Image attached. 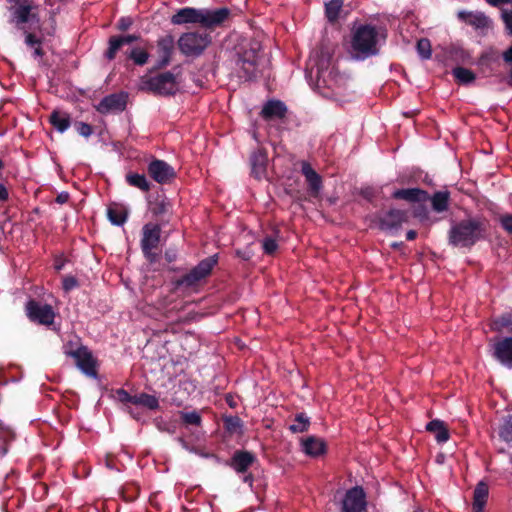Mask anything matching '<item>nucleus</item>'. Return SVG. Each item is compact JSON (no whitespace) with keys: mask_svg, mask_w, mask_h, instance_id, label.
I'll return each instance as SVG.
<instances>
[{"mask_svg":"<svg viewBox=\"0 0 512 512\" xmlns=\"http://www.w3.org/2000/svg\"><path fill=\"white\" fill-rule=\"evenodd\" d=\"M209 31H189L181 34L177 41L180 52L186 57H199L212 43Z\"/></svg>","mask_w":512,"mask_h":512,"instance_id":"423d86ee","label":"nucleus"},{"mask_svg":"<svg viewBox=\"0 0 512 512\" xmlns=\"http://www.w3.org/2000/svg\"><path fill=\"white\" fill-rule=\"evenodd\" d=\"M416 50L423 60L430 59L432 56V47L430 40L427 38L419 39L416 44Z\"/></svg>","mask_w":512,"mask_h":512,"instance_id":"37998d69","label":"nucleus"},{"mask_svg":"<svg viewBox=\"0 0 512 512\" xmlns=\"http://www.w3.org/2000/svg\"><path fill=\"white\" fill-rule=\"evenodd\" d=\"M447 53L450 59L456 62H465L470 58L468 51L458 44H451L447 49Z\"/></svg>","mask_w":512,"mask_h":512,"instance_id":"58836bf2","label":"nucleus"},{"mask_svg":"<svg viewBox=\"0 0 512 512\" xmlns=\"http://www.w3.org/2000/svg\"><path fill=\"white\" fill-rule=\"evenodd\" d=\"M107 216L113 225L121 226L127 221L128 212L123 207L111 205L107 209Z\"/></svg>","mask_w":512,"mask_h":512,"instance_id":"72a5a7b5","label":"nucleus"},{"mask_svg":"<svg viewBox=\"0 0 512 512\" xmlns=\"http://www.w3.org/2000/svg\"><path fill=\"white\" fill-rule=\"evenodd\" d=\"M149 209L158 221V224L166 225L170 221L172 204L165 195H157L149 201Z\"/></svg>","mask_w":512,"mask_h":512,"instance_id":"ddd939ff","label":"nucleus"},{"mask_svg":"<svg viewBox=\"0 0 512 512\" xmlns=\"http://www.w3.org/2000/svg\"><path fill=\"white\" fill-rule=\"evenodd\" d=\"M392 196L394 199L405 200L412 203H423L429 199L428 192L421 188L398 189Z\"/></svg>","mask_w":512,"mask_h":512,"instance_id":"5701e85b","label":"nucleus"},{"mask_svg":"<svg viewBox=\"0 0 512 512\" xmlns=\"http://www.w3.org/2000/svg\"><path fill=\"white\" fill-rule=\"evenodd\" d=\"M9 198V192L6 188V186L2 183H0V201L4 202L7 201Z\"/></svg>","mask_w":512,"mask_h":512,"instance_id":"e2e57ef3","label":"nucleus"},{"mask_svg":"<svg viewBox=\"0 0 512 512\" xmlns=\"http://www.w3.org/2000/svg\"><path fill=\"white\" fill-rule=\"evenodd\" d=\"M226 403L231 407L234 408L236 406V402L234 400V397L231 394H227L225 397Z\"/></svg>","mask_w":512,"mask_h":512,"instance_id":"774afa93","label":"nucleus"},{"mask_svg":"<svg viewBox=\"0 0 512 512\" xmlns=\"http://www.w3.org/2000/svg\"><path fill=\"white\" fill-rule=\"evenodd\" d=\"M140 38L138 35H126V36H112L109 39V48L107 49L105 56L109 60H113L118 50L125 44H130L137 41Z\"/></svg>","mask_w":512,"mask_h":512,"instance_id":"a878e982","label":"nucleus"},{"mask_svg":"<svg viewBox=\"0 0 512 512\" xmlns=\"http://www.w3.org/2000/svg\"><path fill=\"white\" fill-rule=\"evenodd\" d=\"M138 494H139V488L136 486H131V487L125 488L123 490V498L127 502L134 501L138 497Z\"/></svg>","mask_w":512,"mask_h":512,"instance_id":"603ef678","label":"nucleus"},{"mask_svg":"<svg viewBox=\"0 0 512 512\" xmlns=\"http://www.w3.org/2000/svg\"><path fill=\"white\" fill-rule=\"evenodd\" d=\"M262 248L265 254L273 255L278 249V243L272 237H265L262 241Z\"/></svg>","mask_w":512,"mask_h":512,"instance_id":"49530a36","label":"nucleus"},{"mask_svg":"<svg viewBox=\"0 0 512 512\" xmlns=\"http://www.w3.org/2000/svg\"><path fill=\"white\" fill-rule=\"evenodd\" d=\"M499 436L505 442H512V414L504 418V422L499 428Z\"/></svg>","mask_w":512,"mask_h":512,"instance_id":"a19ab883","label":"nucleus"},{"mask_svg":"<svg viewBox=\"0 0 512 512\" xmlns=\"http://www.w3.org/2000/svg\"><path fill=\"white\" fill-rule=\"evenodd\" d=\"M128 93L119 92L105 96L96 106L97 112L102 115L121 113L126 109Z\"/></svg>","mask_w":512,"mask_h":512,"instance_id":"9b49d317","label":"nucleus"},{"mask_svg":"<svg viewBox=\"0 0 512 512\" xmlns=\"http://www.w3.org/2000/svg\"><path fill=\"white\" fill-rule=\"evenodd\" d=\"M490 223L484 216H468L453 221L447 233L448 244L454 248L471 249L489 235Z\"/></svg>","mask_w":512,"mask_h":512,"instance_id":"f257e3e1","label":"nucleus"},{"mask_svg":"<svg viewBox=\"0 0 512 512\" xmlns=\"http://www.w3.org/2000/svg\"><path fill=\"white\" fill-rule=\"evenodd\" d=\"M301 173L308 184V190L311 196L317 197L322 188V177L313 169L308 162L301 165Z\"/></svg>","mask_w":512,"mask_h":512,"instance_id":"aec40b11","label":"nucleus"},{"mask_svg":"<svg viewBox=\"0 0 512 512\" xmlns=\"http://www.w3.org/2000/svg\"><path fill=\"white\" fill-rule=\"evenodd\" d=\"M132 24L133 20L130 17H121L118 21L117 26L120 31H127Z\"/></svg>","mask_w":512,"mask_h":512,"instance_id":"4d7b16f0","label":"nucleus"},{"mask_svg":"<svg viewBox=\"0 0 512 512\" xmlns=\"http://www.w3.org/2000/svg\"><path fill=\"white\" fill-rule=\"evenodd\" d=\"M143 84L144 89L151 91L155 95L172 96L178 91L176 76L170 71L149 77L143 81Z\"/></svg>","mask_w":512,"mask_h":512,"instance_id":"6e6552de","label":"nucleus"},{"mask_svg":"<svg viewBox=\"0 0 512 512\" xmlns=\"http://www.w3.org/2000/svg\"><path fill=\"white\" fill-rule=\"evenodd\" d=\"M452 75L454 76L456 82L460 85H468L475 81L476 75L475 73L461 66H457L452 70Z\"/></svg>","mask_w":512,"mask_h":512,"instance_id":"f704fd0d","label":"nucleus"},{"mask_svg":"<svg viewBox=\"0 0 512 512\" xmlns=\"http://www.w3.org/2000/svg\"><path fill=\"white\" fill-rule=\"evenodd\" d=\"M116 399L121 403L134 404V395H130L125 389L119 388L115 391Z\"/></svg>","mask_w":512,"mask_h":512,"instance_id":"de8ad7c7","label":"nucleus"},{"mask_svg":"<svg viewBox=\"0 0 512 512\" xmlns=\"http://www.w3.org/2000/svg\"><path fill=\"white\" fill-rule=\"evenodd\" d=\"M501 227L510 235H512V214L507 213L499 217Z\"/></svg>","mask_w":512,"mask_h":512,"instance_id":"09e8293b","label":"nucleus"},{"mask_svg":"<svg viewBox=\"0 0 512 512\" xmlns=\"http://www.w3.org/2000/svg\"><path fill=\"white\" fill-rule=\"evenodd\" d=\"M432 210L436 213H444L449 210L450 192L448 190L436 191L429 199Z\"/></svg>","mask_w":512,"mask_h":512,"instance_id":"c85d7f7f","label":"nucleus"},{"mask_svg":"<svg viewBox=\"0 0 512 512\" xmlns=\"http://www.w3.org/2000/svg\"><path fill=\"white\" fill-rule=\"evenodd\" d=\"M489 496V487L486 482L477 483L473 492L472 512H483Z\"/></svg>","mask_w":512,"mask_h":512,"instance_id":"393cba45","label":"nucleus"},{"mask_svg":"<svg viewBox=\"0 0 512 512\" xmlns=\"http://www.w3.org/2000/svg\"><path fill=\"white\" fill-rule=\"evenodd\" d=\"M154 249L155 248H148V249H146L145 247L141 248L144 257L151 264L156 263L158 261V259H159V254L154 252L153 251Z\"/></svg>","mask_w":512,"mask_h":512,"instance_id":"5fc2aeb1","label":"nucleus"},{"mask_svg":"<svg viewBox=\"0 0 512 512\" xmlns=\"http://www.w3.org/2000/svg\"><path fill=\"white\" fill-rule=\"evenodd\" d=\"M162 224L158 223H146L142 227V238H141V248H157L160 243L161 238V227Z\"/></svg>","mask_w":512,"mask_h":512,"instance_id":"a211bd4d","label":"nucleus"},{"mask_svg":"<svg viewBox=\"0 0 512 512\" xmlns=\"http://www.w3.org/2000/svg\"><path fill=\"white\" fill-rule=\"evenodd\" d=\"M368 492L362 485H354V512H368Z\"/></svg>","mask_w":512,"mask_h":512,"instance_id":"2f4dec72","label":"nucleus"},{"mask_svg":"<svg viewBox=\"0 0 512 512\" xmlns=\"http://www.w3.org/2000/svg\"><path fill=\"white\" fill-rule=\"evenodd\" d=\"M67 356L75 359L77 367L87 376L96 378V359L86 346H80L76 350L66 352Z\"/></svg>","mask_w":512,"mask_h":512,"instance_id":"9d476101","label":"nucleus"},{"mask_svg":"<svg viewBox=\"0 0 512 512\" xmlns=\"http://www.w3.org/2000/svg\"><path fill=\"white\" fill-rule=\"evenodd\" d=\"M126 181L130 186L136 187L143 192H148L151 187L150 182L144 174L128 173L126 175Z\"/></svg>","mask_w":512,"mask_h":512,"instance_id":"c9c22d12","label":"nucleus"},{"mask_svg":"<svg viewBox=\"0 0 512 512\" xmlns=\"http://www.w3.org/2000/svg\"><path fill=\"white\" fill-rule=\"evenodd\" d=\"M494 356L500 363L512 368V337H506L495 344Z\"/></svg>","mask_w":512,"mask_h":512,"instance_id":"4be33fe9","label":"nucleus"},{"mask_svg":"<svg viewBox=\"0 0 512 512\" xmlns=\"http://www.w3.org/2000/svg\"><path fill=\"white\" fill-rule=\"evenodd\" d=\"M223 426L229 434H241L243 428V421L238 416H224Z\"/></svg>","mask_w":512,"mask_h":512,"instance_id":"4c0bfd02","label":"nucleus"},{"mask_svg":"<svg viewBox=\"0 0 512 512\" xmlns=\"http://www.w3.org/2000/svg\"><path fill=\"white\" fill-rule=\"evenodd\" d=\"M174 38L172 35L161 37L157 41V53L159 59L157 60L154 69L160 70L168 66L172 59L174 51Z\"/></svg>","mask_w":512,"mask_h":512,"instance_id":"4468645a","label":"nucleus"},{"mask_svg":"<svg viewBox=\"0 0 512 512\" xmlns=\"http://www.w3.org/2000/svg\"><path fill=\"white\" fill-rule=\"evenodd\" d=\"M502 58L505 63L511 64L512 63V46H510L508 49H506L502 53Z\"/></svg>","mask_w":512,"mask_h":512,"instance_id":"680f3d73","label":"nucleus"},{"mask_svg":"<svg viewBox=\"0 0 512 512\" xmlns=\"http://www.w3.org/2000/svg\"><path fill=\"white\" fill-rule=\"evenodd\" d=\"M128 57L133 60L136 65L143 66L149 59V53L143 48H133Z\"/></svg>","mask_w":512,"mask_h":512,"instance_id":"79ce46f5","label":"nucleus"},{"mask_svg":"<svg viewBox=\"0 0 512 512\" xmlns=\"http://www.w3.org/2000/svg\"><path fill=\"white\" fill-rule=\"evenodd\" d=\"M19 30L23 31L25 35V44L34 48L38 45H42L45 39L44 31L40 25V21L37 22H29L24 24Z\"/></svg>","mask_w":512,"mask_h":512,"instance_id":"dca6fc26","label":"nucleus"},{"mask_svg":"<svg viewBox=\"0 0 512 512\" xmlns=\"http://www.w3.org/2000/svg\"><path fill=\"white\" fill-rule=\"evenodd\" d=\"M75 128L77 132L83 137H89L93 133L92 126L84 122H76Z\"/></svg>","mask_w":512,"mask_h":512,"instance_id":"3c124183","label":"nucleus"},{"mask_svg":"<svg viewBox=\"0 0 512 512\" xmlns=\"http://www.w3.org/2000/svg\"><path fill=\"white\" fill-rule=\"evenodd\" d=\"M511 324L512 320L510 315H502L501 317L495 319L493 322L494 329L496 330H501L510 326Z\"/></svg>","mask_w":512,"mask_h":512,"instance_id":"8fccbe9b","label":"nucleus"},{"mask_svg":"<svg viewBox=\"0 0 512 512\" xmlns=\"http://www.w3.org/2000/svg\"><path fill=\"white\" fill-rule=\"evenodd\" d=\"M342 12L343 0H330L325 3V16L330 24H338L341 18H346L349 14L345 12L342 16Z\"/></svg>","mask_w":512,"mask_h":512,"instance_id":"bb28decb","label":"nucleus"},{"mask_svg":"<svg viewBox=\"0 0 512 512\" xmlns=\"http://www.w3.org/2000/svg\"><path fill=\"white\" fill-rule=\"evenodd\" d=\"M218 263V255L214 254L201 260L195 267L188 273L180 278L175 279L172 283L175 289L186 288L191 289L197 287L203 280H205Z\"/></svg>","mask_w":512,"mask_h":512,"instance_id":"39448f33","label":"nucleus"},{"mask_svg":"<svg viewBox=\"0 0 512 512\" xmlns=\"http://www.w3.org/2000/svg\"><path fill=\"white\" fill-rule=\"evenodd\" d=\"M11 4L9 8L10 23L21 28L29 22H39L38 5L34 0H6Z\"/></svg>","mask_w":512,"mask_h":512,"instance_id":"0eeeda50","label":"nucleus"},{"mask_svg":"<svg viewBox=\"0 0 512 512\" xmlns=\"http://www.w3.org/2000/svg\"><path fill=\"white\" fill-rule=\"evenodd\" d=\"M502 18L506 25V28L512 34V11H504L502 14Z\"/></svg>","mask_w":512,"mask_h":512,"instance_id":"bf43d9fd","label":"nucleus"},{"mask_svg":"<svg viewBox=\"0 0 512 512\" xmlns=\"http://www.w3.org/2000/svg\"><path fill=\"white\" fill-rule=\"evenodd\" d=\"M179 415H180L181 421L185 425L200 426L202 423V417H201L200 413L197 411H191V412L180 411Z\"/></svg>","mask_w":512,"mask_h":512,"instance_id":"c03bdc74","label":"nucleus"},{"mask_svg":"<svg viewBox=\"0 0 512 512\" xmlns=\"http://www.w3.org/2000/svg\"><path fill=\"white\" fill-rule=\"evenodd\" d=\"M268 154L265 148H258L250 155L251 174L254 178L262 179L267 171Z\"/></svg>","mask_w":512,"mask_h":512,"instance_id":"f3484780","label":"nucleus"},{"mask_svg":"<svg viewBox=\"0 0 512 512\" xmlns=\"http://www.w3.org/2000/svg\"><path fill=\"white\" fill-rule=\"evenodd\" d=\"M342 80V76L333 67L331 70L318 67L317 69V82L318 85L322 82L324 86L330 87L332 82L338 84Z\"/></svg>","mask_w":512,"mask_h":512,"instance_id":"473e14b6","label":"nucleus"},{"mask_svg":"<svg viewBox=\"0 0 512 512\" xmlns=\"http://www.w3.org/2000/svg\"><path fill=\"white\" fill-rule=\"evenodd\" d=\"M134 405H140L150 410H156L159 408V401L158 398L154 395L140 393L134 395Z\"/></svg>","mask_w":512,"mask_h":512,"instance_id":"e433bc0d","label":"nucleus"},{"mask_svg":"<svg viewBox=\"0 0 512 512\" xmlns=\"http://www.w3.org/2000/svg\"><path fill=\"white\" fill-rule=\"evenodd\" d=\"M497 60V53L493 50H490L481 54L478 60V65L483 69H490L491 64L496 62Z\"/></svg>","mask_w":512,"mask_h":512,"instance_id":"a18cd8bd","label":"nucleus"},{"mask_svg":"<svg viewBox=\"0 0 512 512\" xmlns=\"http://www.w3.org/2000/svg\"><path fill=\"white\" fill-rule=\"evenodd\" d=\"M260 50L261 44L255 40H250L239 45L236 65L239 69V77L241 79L250 81L256 78Z\"/></svg>","mask_w":512,"mask_h":512,"instance_id":"20e7f679","label":"nucleus"},{"mask_svg":"<svg viewBox=\"0 0 512 512\" xmlns=\"http://www.w3.org/2000/svg\"><path fill=\"white\" fill-rule=\"evenodd\" d=\"M386 37V31L375 25H354V61H364L378 56Z\"/></svg>","mask_w":512,"mask_h":512,"instance_id":"7ed1b4c3","label":"nucleus"},{"mask_svg":"<svg viewBox=\"0 0 512 512\" xmlns=\"http://www.w3.org/2000/svg\"><path fill=\"white\" fill-rule=\"evenodd\" d=\"M231 18V10L227 7L216 9L184 7L176 11L170 18L173 25L195 24L205 31L213 32L222 28Z\"/></svg>","mask_w":512,"mask_h":512,"instance_id":"f03ea898","label":"nucleus"},{"mask_svg":"<svg viewBox=\"0 0 512 512\" xmlns=\"http://www.w3.org/2000/svg\"><path fill=\"white\" fill-rule=\"evenodd\" d=\"M309 425V418L304 413H299L295 416L294 422L289 426V430L293 433H302L308 430Z\"/></svg>","mask_w":512,"mask_h":512,"instance_id":"ea45409f","label":"nucleus"},{"mask_svg":"<svg viewBox=\"0 0 512 512\" xmlns=\"http://www.w3.org/2000/svg\"><path fill=\"white\" fill-rule=\"evenodd\" d=\"M287 114V106L284 102L280 100H268L261 112V117L266 121H271L275 119H283Z\"/></svg>","mask_w":512,"mask_h":512,"instance_id":"6ab92c4d","label":"nucleus"},{"mask_svg":"<svg viewBox=\"0 0 512 512\" xmlns=\"http://www.w3.org/2000/svg\"><path fill=\"white\" fill-rule=\"evenodd\" d=\"M34 52H33V55L34 57H43L45 52L42 48V45H38L37 47H34Z\"/></svg>","mask_w":512,"mask_h":512,"instance_id":"338daca9","label":"nucleus"},{"mask_svg":"<svg viewBox=\"0 0 512 512\" xmlns=\"http://www.w3.org/2000/svg\"><path fill=\"white\" fill-rule=\"evenodd\" d=\"M257 462V458L253 452L247 450H236L228 465L237 473L245 474L248 469Z\"/></svg>","mask_w":512,"mask_h":512,"instance_id":"2eb2a0df","label":"nucleus"},{"mask_svg":"<svg viewBox=\"0 0 512 512\" xmlns=\"http://www.w3.org/2000/svg\"><path fill=\"white\" fill-rule=\"evenodd\" d=\"M26 316L31 322L49 326L54 323L55 312L50 304H41L30 299L25 305Z\"/></svg>","mask_w":512,"mask_h":512,"instance_id":"1a4fd4ad","label":"nucleus"},{"mask_svg":"<svg viewBox=\"0 0 512 512\" xmlns=\"http://www.w3.org/2000/svg\"><path fill=\"white\" fill-rule=\"evenodd\" d=\"M426 214H427L426 208L423 205H419L414 210V215L416 217H424V216H426Z\"/></svg>","mask_w":512,"mask_h":512,"instance_id":"0e129e2a","label":"nucleus"},{"mask_svg":"<svg viewBox=\"0 0 512 512\" xmlns=\"http://www.w3.org/2000/svg\"><path fill=\"white\" fill-rule=\"evenodd\" d=\"M147 172L159 184H168L177 176L175 169L170 164L156 158L148 164Z\"/></svg>","mask_w":512,"mask_h":512,"instance_id":"f8f14e48","label":"nucleus"},{"mask_svg":"<svg viewBox=\"0 0 512 512\" xmlns=\"http://www.w3.org/2000/svg\"><path fill=\"white\" fill-rule=\"evenodd\" d=\"M342 512H352V488L346 490L345 498L342 501Z\"/></svg>","mask_w":512,"mask_h":512,"instance_id":"864d4df0","label":"nucleus"},{"mask_svg":"<svg viewBox=\"0 0 512 512\" xmlns=\"http://www.w3.org/2000/svg\"><path fill=\"white\" fill-rule=\"evenodd\" d=\"M343 46L349 55H352V31L344 36Z\"/></svg>","mask_w":512,"mask_h":512,"instance_id":"052dcab7","label":"nucleus"},{"mask_svg":"<svg viewBox=\"0 0 512 512\" xmlns=\"http://www.w3.org/2000/svg\"><path fill=\"white\" fill-rule=\"evenodd\" d=\"M426 430L434 434L438 443H445L449 440L450 434L444 421L434 419L426 425Z\"/></svg>","mask_w":512,"mask_h":512,"instance_id":"c756f323","label":"nucleus"},{"mask_svg":"<svg viewBox=\"0 0 512 512\" xmlns=\"http://www.w3.org/2000/svg\"><path fill=\"white\" fill-rule=\"evenodd\" d=\"M458 18L476 29L486 28L490 22L489 18L482 12L459 11Z\"/></svg>","mask_w":512,"mask_h":512,"instance_id":"b1692460","label":"nucleus"},{"mask_svg":"<svg viewBox=\"0 0 512 512\" xmlns=\"http://www.w3.org/2000/svg\"><path fill=\"white\" fill-rule=\"evenodd\" d=\"M178 257L177 250L174 248H168L164 253V258L168 263L176 261Z\"/></svg>","mask_w":512,"mask_h":512,"instance_id":"13d9d810","label":"nucleus"},{"mask_svg":"<svg viewBox=\"0 0 512 512\" xmlns=\"http://www.w3.org/2000/svg\"><path fill=\"white\" fill-rule=\"evenodd\" d=\"M69 200V194L68 193H60L56 197V202L59 204H64Z\"/></svg>","mask_w":512,"mask_h":512,"instance_id":"69168bd1","label":"nucleus"},{"mask_svg":"<svg viewBox=\"0 0 512 512\" xmlns=\"http://www.w3.org/2000/svg\"><path fill=\"white\" fill-rule=\"evenodd\" d=\"M77 286H78V282L75 277L67 276L63 279V289L65 291H70Z\"/></svg>","mask_w":512,"mask_h":512,"instance_id":"6e6d98bb","label":"nucleus"},{"mask_svg":"<svg viewBox=\"0 0 512 512\" xmlns=\"http://www.w3.org/2000/svg\"><path fill=\"white\" fill-rule=\"evenodd\" d=\"M50 123L60 133L65 132L71 125V119L69 114L54 110L50 117Z\"/></svg>","mask_w":512,"mask_h":512,"instance_id":"7c9ffc66","label":"nucleus"},{"mask_svg":"<svg viewBox=\"0 0 512 512\" xmlns=\"http://www.w3.org/2000/svg\"><path fill=\"white\" fill-rule=\"evenodd\" d=\"M303 451L312 457H318L325 453L326 444L325 442L315 436H309L302 441Z\"/></svg>","mask_w":512,"mask_h":512,"instance_id":"cd10ccee","label":"nucleus"},{"mask_svg":"<svg viewBox=\"0 0 512 512\" xmlns=\"http://www.w3.org/2000/svg\"><path fill=\"white\" fill-rule=\"evenodd\" d=\"M408 212L400 209H390L380 219L381 227L385 229H397L402 223L407 222Z\"/></svg>","mask_w":512,"mask_h":512,"instance_id":"412c9836","label":"nucleus"}]
</instances>
